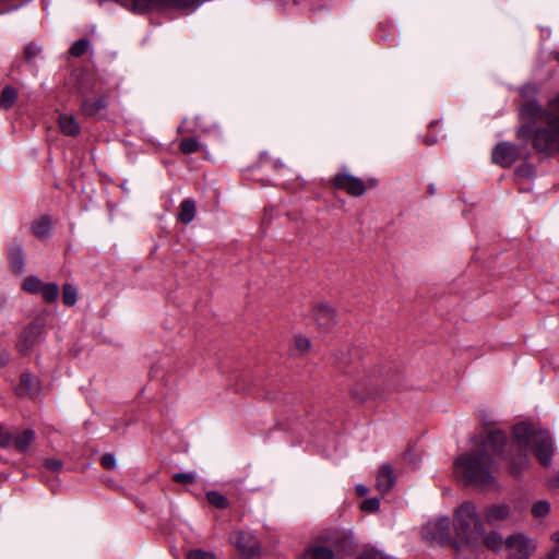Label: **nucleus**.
<instances>
[{
  "label": "nucleus",
  "mask_w": 559,
  "mask_h": 559,
  "mask_svg": "<svg viewBox=\"0 0 559 559\" xmlns=\"http://www.w3.org/2000/svg\"><path fill=\"white\" fill-rule=\"evenodd\" d=\"M504 443L506 435L502 431L489 430L479 444L455 459V473L476 487L493 486L497 472L493 456L500 454Z\"/></svg>",
  "instance_id": "obj_1"
},
{
  "label": "nucleus",
  "mask_w": 559,
  "mask_h": 559,
  "mask_svg": "<svg viewBox=\"0 0 559 559\" xmlns=\"http://www.w3.org/2000/svg\"><path fill=\"white\" fill-rule=\"evenodd\" d=\"M513 445L519 450L515 456L510 459V473L519 477L528 467L530 459L523 450L531 449L536 459L544 466L551 464L554 455V441L547 430L537 428L527 423H520L513 427Z\"/></svg>",
  "instance_id": "obj_2"
},
{
  "label": "nucleus",
  "mask_w": 559,
  "mask_h": 559,
  "mask_svg": "<svg viewBox=\"0 0 559 559\" xmlns=\"http://www.w3.org/2000/svg\"><path fill=\"white\" fill-rule=\"evenodd\" d=\"M454 530L460 539V546L465 545L472 549L479 547L484 535V525L473 502L465 501L455 510Z\"/></svg>",
  "instance_id": "obj_3"
},
{
  "label": "nucleus",
  "mask_w": 559,
  "mask_h": 559,
  "mask_svg": "<svg viewBox=\"0 0 559 559\" xmlns=\"http://www.w3.org/2000/svg\"><path fill=\"white\" fill-rule=\"evenodd\" d=\"M546 122V128L535 132L533 144L540 152H559V97L550 104Z\"/></svg>",
  "instance_id": "obj_4"
},
{
  "label": "nucleus",
  "mask_w": 559,
  "mask_h": 559,
  "mask_svg": "<svg viewBox=\"0 0 559 559\" xmlns=\"http://www.w3.org/2000/svg\"><path fill=\"white\" fill-rule=\"evenodd\" d=\"M421 536L425 540L436 543L441 546H450L456 554L460 552V543L451 536V523L447 516L439 518L428 522L421 528Z\"/></svg>",
  "instance_id": "obj_5"
},
{
  "label": "nucleus",
  "mask_w": 559,
  "mask_h": 559,
  "mask_svg": "<svg viewBox=\"0 0 559 559\" xmlns=\"http://www.w3.org/2000/svg\"><path fill=\"white\" fill-rule=\"evenodd\" d=\"M331 185L335 190L344 191L352 197H360L367 189L373 188L377 182L373 178L364 182L359 177H333Z\"/></svg>",
  "instance_id": "obj_6"
},
{
  "label": "nucleus",
  "mask_w": 559,
  "mask_h": 559,
  "mask_svg": "<svg viewBox=\"0 0 559 559\" xmlns=\"http://www.w3.org/2000/svg\"><path fill=\"white\" fill-rule=\"evenodd\" d=\"M504 544L512 551L509 559H528L536 549L533 539L520 533L510 535Z\"/></svg>",
  "instance_id": "obj_7"
},
{
  "label": "nucleus",
  "mask_w": 559,
  "mask_h": 559,
  "mask_svg": "<svg viewBox=\"0 0 559 559\" xmlns=\"http://www.w3.org/2000/svg\"><path fill=\"white\" fill-rule=\"evenodd\" d=\"M44 330V324L39 321L32 322L21 334L16 347L20 353L27 354L38 341Z\"/></svg>",
  "instance_id": "obj_8"
},
{
  "label": "nucleus",
  "mask_w": 559,
  "mask_h": 559,
  "mask_svg": "<svg viewBox=\"0 0 559 559\" xmlns=\"http://www.w3.org/2000/svg\"><path fill=\"white\" fill-rule=\"evenodd\" d=\"M491 156L493 163L509 167L518 159L519 151L514 145L503 142L496 145Z\"/></svg>",
  "instance_id": "obj_9"
},
{
  "label": "nucleus",
  "mask_w": 559,
  "mask_h": 559,
  "mask_svg": "<svg viewBox=\"0 0 559 559\" xmlns=\"http://www.w3.org/2000/svg\"><path fill=\"white\" fill-rule=\"evenodd\" d=\"M233 544L245 556L251 557L258 551V542L249 532H236L230 537Z\"/></svg>",
  "instance_id": "obj_10"
},
{
  "label": "nucleus",
  "mask_w": 559,
  "mask_h": 559,
  "mask_svg": "<svg viewBox=\"0 0 559 559\" xmlns=\"http://www.w3.org/2000/svg\"><path fill=\"white\" fill-rule=\"evenodd\" d=\"M40 381L37 377L29 372H23L20 378V384L16 388V393L20 396L35 397L40 393Z\"/></svg>",
  "instance_id": "obj_11"
},
{
  "label": "nucleus",
  "mask_w": 559,
  "mask_h": 559,
  "mask_svg": "<svg viewBox=\"0 0 559 559\" xmlns=\"http://www.w3.org/2000/svg\"><path fill=\"white\" fill-rule=\"evenodd\" d=\"M395 483V475L390 464H382L376 477V488L382 495L388 493Z\"/></svg>",
  "instance_id": "obj_12"
},
{
  "label": "nucleus",
  "mask_w": 559,
  "mask_h": 559,
  "mask_svg": "<svg viewBox=\"0 0 559 559\" xmlns=\"http://www.w3.org/2000/svg\"><path fill=\"white\" fill-rule=\"evenodd\" d=\"M313 317L319 328L330 329L336 323L334 309L329 305H320L313 310Z\"/></svg>",
  "instance_id": "obj_13"
},
{
  "label": "nucleus",
  "mask_w": 559,
  "mask_h": 559,
  "mask_svg": "<svg viewBox=\"0 0 559 559\" xmlns=\"http://www.w3.org/2000/svg\"><path fill=\"white\" fill-rule=\"evenodd\" d=\"M8 259L13 273L22 274L25 266V254L20 243L12 242L8 249Z\"/></svg>",
  "instance_id": "obj_14"
},
{
  "label": "nucleus",
  "mask_w": 559,
  "mask_h": 559,
  "mask_svg": "<svg viewBox=\"0 0 559 559\" xmlns=\"http://www.w3.org/2000/svg\"><path fill=\"white\" fill-rule=\"evenodd\" d=\"M107 107V98L103 95L94 99H84L81 105V114L85 117L92 118L99 114Z\"/></svg>",
  "instance_id": "obj_15"
},
{
  "label": "nucleus",
  "mask_w": 559,
  "mask_h": 559,
  "mask_svg": "<svg viewBox=\"0 0 559 559\" xmlns=\"http://www.w3.org/2000/svg\"><path fill=\"white\" fill-rule=\"evenodd\" d=\"M12 445L20 452L27 451L36 438L35 431L33 429H24L21 432L12 431Z\"/></svg>",
  "instance_id": "obj_16"
},
{
  "label": "nucleus",
  "mask_w": 559,
  "mask_h": 559,
  "mask_svg": "<svg viewBox=\"0 0 559 559\" xmlns=\"http://www.w3.org/2000/svg\"><path fill=\"white\" fill-rule=\"evenodd\" d=\"M61 132L68 136H76L80 133V124L72 115L62 114L58 119Z\"/></svg>",
  "instance_id": "obj_17"
},
{
  "label": "nucleus",
  "mask_w": 559,
  "mask_h": 559,
  "mask_svg": "<svg viewBox=\"0 0 559 559\" xmlns=\"http://www.w3.org/2000/svg\"><path fill=\"white\" fill-rule=\"evenodd\" d=\"M510 516V508L507 504H497L487 509L485 518L487 523L495 524Z\"/></svg>",
  "instance_id": "obj_18"
},
{
  "label": "nucleus",
  "mask_w": 559,
  "mask_h": 559,
  "mask_svg": "<svg viewBox=\"0 0 559 559\" xmlns=\"http://www.w3.org/2000/svg\"><path fill=\"white\" fill-rule=\"evenodd\" d=\"M152 9H169V0H134L133 10L144 12Z\"/></svg>",
  "instance_id": "obj_19"
},
{
  "label": "nucleus",
  "mask_w": 559,
  "mask_h": 559,
  "mask_svg": "<svg viewBox=\"0 0 559 559\" xmlns=\"http://www.w3.org/2000/svg\"><path fill=\"white\" fill-rule=\"evenodd\" d=\"M195 203L191 199H186L180 204V211L178 214V219L183 224H189L193 221L195 216Z\"/></svg>",
  "instance_id": "obj_20"
},
{
  "label": "nucleus",
  "mask_w": 559,
  "mask_h": 559,
  "mask_svg": "<svg viewBox=\"0 0 559 559\" xmlns=\"http://www.w3.org/2000/svg\"><path fill=\"white\" fill-rule=\"evenodd\" d=\"M51 226V219L48 216H41L33 223L32 231L37 238L44 239L49 236Z\"/></svg>",
  "instance_id": "obj_21"
},
{
  "label": "nucleus",
  "mask_w": 559,
  "mask_h": 559,
  "mask_svg": "<svg viewBox=\"0 0 559 559\" xmlns=\"http://www.w3.org/2000/svg\"><path fill=\"white\" fill-rule=\"evenodd\" d=\"M334 552L321 545L312 546L307 549L300 559H333Z\"/></svg>",
  "instance_id": "obj_22"
},
{
  "label": "nucleus",
  "mask_w": 559,
  "mask_h": 559,
  "mask_svg": "<svg viewBox=\"0 0 559 559\" xmlns=\"http://www.w3.org/2000/svg\"><path fill=\"white\" fill-rule=\"evenodd\" d=\"M331 543L341 551H349L353 548L354 539L350 534L337 532L335 536L331 538Z\"/></svg>",
  "instance_id": "obj_23"
},
{
  "label": "nucleus",
  "mask_w": 559,
  "mask_h": 559,
  "mask_svg": "<svg viewBox=\"0 0 559 559\" xmlns=\"http://www.w3.org/2000/svg\"><path fill=\"white\" fill-rule=\"evenodd\" d=\"M17 98V91L15 87L8 85L3 87L0 95V108L9 109L13 106Z\"/></svg>",
  "instance_id": "obj_24"
},
{
  "label": "nucleus",
  "mask_w": 559,
  "mask_h": 559,
  "mask_svg": "<svg viewBox=\"0 0 559 559\" xmlns=\"http://www.w3.org/2000/svg\"><path fill=\"white\" fill-rule=\"evenodd\" d=\"M503 544L502 536L496 532H491L486 535L484 531V535L480 539L479 546L485 545L489 549H499Z\"/></svg>",
  "instance_id": "obj_25"
},
{
  "label": "nucleus",
  "mask_w": 559,
  "mask_h": 559,
  "mask_svg": "<svg viewBox=\"0 0 559 559\" xmlns=\"http://www.w3.org/2000/svg\"><path fill=\"white\" fill-rule=\"evenodd\" d=\"M203 2L204 0H169V9L193 11Z\"/></svg>",
  "instance_id": "obj_26"
},
{
  "label": "nucleus",
  "mask_w": 559,
  "mask_h": 559,
  "mask_svg": "<svg viewBox=\"0 0 559 559\" xmlns=\"http://www.w3.org/2000/svg\"><path fill=\"white\" fill-rule=\"evenodd\" d=\"M43 296V299L46 301V302H53L57 300L58 298V295H59V288H58V285L55 284V283H47L43 285L40 292H39Z\"/></svg>",
  "instance_id": "obj_27"
},
{
  "label": "nucleus",
  "mask_w": 559,
  "mask_h": 559,
  "mask_svg": "<svg viewBox=\"0 0 559 559\" xmlns=\"http://www.w3.org/2000/svg\"><path fill=\"white\" fill-rule=\"evenodd\" d=\"M206 500L211 506L218 509H226L229 506L227 498L217 491H209Z\"/></svg>",
  "instance_id": "obj_28"
},
{
  "label": "nucleus",
  "mask_w": 559,
  "mask_h": 559,
  "mask_svg": "<svg viewBox=\"0 0 559 559\" xmlns=\"http://www.w3.org/2000/svg\"><path fill=\"white\" fill-rule=\"evenodd\" d=\"M41 53V47L35 43H29L24 48V60L29 64H35V59Z\"/></svg>",
  "instance_id": "obj_29"
},
{
  "label": "nucleus",
  "mask_w": 559,
  "mask_h": 559,
  "mask_svg": "<svg viewBox=\"0 0 559 559\" xmlns=\"http://www.w3.org/2000/svg\"><path fill=\"white\" fill-rule=\"evenodd\" d=\"M44 283L36 276H28L24 280L22 287L31 294H38Z\"/></svg>",
  "instance_id": "obj_30"
},
{
  "label": "nucleus",
  "mask_w": 559,
  "mask_h": 559,
  "mask_svg": "<svg viewBox=\"0 0 559 559\" xmlns=\"http://www.w3.org/2000/svg\"><path fill=\"white\" fill-rule=\"evenodd\" d=\"M62 300L67 306L75 305L78 300L76 288L71 284H64L62 287Z\"/></svg>",
  "instance_id": "obj_31"
},
{
  "label": "nucleus",
  "mask_w": 559,
  "mask_h": 559,
  "mask_svg": "<svg viewBox=\"0 0 559 559\" xmlns=\"http://www.w3.org/2000/svg\"><path fill=\"white\" fill-rule=\"evenodd\" d=\"M179 147L183 154H191L201 148V143L193 138H187L180 142Z\"/></svg>",
  "instance_id": "obj_32"
},
{
  "label": "nucleus",
  "mask_w": 559,
  "mask_h": 559,
  "mask_svg": "<svg viewBox=\"0 0 559 559\" xmlns=\"http://www.w3.org/2000/svg\"><path fill=\"white\" fill-rule=\"evenodd\" d=\"M88 46H90V40L86 38H82L72 44L69 52L72 57L78 58L86 52Z\"/></svg>",
  "instance_id": "obj_33"
},
{
  "label": "nucleus",
  "mask_w": 559,
  "mask_h": 559,
  "mask_svg": "<svg viewBox=\"0 0 559 559\" xmlns=\"http://www.w3.org/2000/svg\"><path fill=\"white\" fill-rule=\"evenodd\" d=\"M550 511V504L546 500L536 501L532 507V514L535 518H545Z\"/></svg>",
  "instance_id": "obj_34"
},
{
  "label": "nucleus",
  "mask_w": 559,
  "mask_h": 559,
  "mask_svg": "<svg viewBox=\"0 0 559 559\" xmlns=\"http://www.w3.org/2000/svg\"><path fill=\"white\" fill-rule=\"evenodd\" d=\"M171 478L178 484H193L197 480L194 473H176Z\"/></svg>",
  "instance_id": "obj_35"
},
{
  "label": "nucleus",
  "mask_w": 559,
  "mask_h": 559,
  "mask_svg": "<svg viewBox=\"0 0 559 559\" xmlns=\"http://www.w3.org/2000/svg\"><path fill=\"white\" fill-rule=\"evenodd\" d=\"M13 443V433L12 431L5 430L0 425V447L1 448H9Z\"/></svg>",
  "instance_id": "obj_36"
},
{
  "label": "nucleus",
  "mask_w": 559,
  "mask_h": 559,
  "mask_svg": "<svg viewBox=\"0 0 559 559\" xmlns=\"http://www.w3.org/2000/svg\"><path fill=\"white\" fill-rule=\"evenodd\" d=\"M379 507L380 500L378 498L366 499L360 504V509L365 512H376Z\"/></svg>",
  "instance_id": "obj_37"
},
{
  "label": "nucleus",
  "mask_w": 559,
  "mask_h": 559,
  "mask_svg": "<svg viewBox=\"0 0 559 559\" xmlns=\"http://www.w3.org/2000/svg\"><path fill=\"white\" fill-rule=\"evenodd\" d=\"M187 559H215V556L211 551L193 549L188 552Z\"/></svg>",
  "instance_id": "obj_38"
},
{
  "label": "nucleus",
  "mask_w": 559,
  "mask_h": 559,
  "mask_svg": "<svg viewBox=\"0 0 559 559\" xmlns=\"http://www.w3.org/2000/svg\"><path fill=\"white\" fill-rule=\"evenodd\" d=\"M295 347L301 354H305V353H307L310 349L311 343H310L309 338H307V337H305L302 335H297L295 337Z\"/></svg>",
  "instance_id": "obj_39"
},
{
  "label": "nucleus",
  "mask_w": 559,
  "mask_h": 559,
  "mask_svg": "<svg viewBox=\"0 0 559 559\" xmlns=\"http://www.w3.org/2000/svg\"><path fill=\"white\" fill-rule=\"evenodd\" d=\"M100 464L106 469H115L116 464V457L112 453H106L100 459Z\"/></svg>",
  "instance_id": "obj_40"
},
{
  "label": "nucleus",
  "mask_w": 559,
  "mask_h": 559,
  "mask_svg": "<svg viewBox=\"0 0 559 559\" xmlns=\"http://www.w3.org/2000/svg\"><path fill=\"white\" fill-rule=\"evenodd\" d=\"M44 465L52 472H59L62 468V462L58 459H45Z\"/></svg>",
  "instance_id": "obj_41"
},
{
  "label": "nucleus",
  "mask_w": 559,
  "mask_h": 559,
  "mask_svg": "<svg viewBox=\"0 0 559 559\" xmlns=\"http://www.w3.org/2000/svg\"><path fill=\"white\" fill-rule=\"evenodd\" d=\"M358 559H389L385 555H383L379 550H367L359 556Z\"/></svg>",
  "instance_id": "obj_42"
},
{
  "label": "nucleus",
  "mask_w": 559,
  "mask_h": 559,
  "mask_svg": "<svg viewBox=\"0 0 559 559\" xmlns=\"http://www.w3.org/2000/svg\"><path fill=\"white\" fill-rule=\"evenodd\" d=\"M538 108L533 103H527L522 107V114H526L528 116L535 117L538 112Z\"/></svg>",
  "instance_id": "obj_43"
},
{
  "label": "nucleus",
  "mask_w": 559,
  "mask_h": 559,
  "mask_svg": "<svg viewBox=\"0 0 559 559\" xmlns=\"http://www.w3.org/2000/svg\"><path fill=\"white\" fill-rule=\"evenodd\" d=\"M10 358V354L5 350L0 352V366H4L8 364Z\"/></svg>",
  "instance_id": "obj_44"
},
{
  "label": "nucleus",
  "mask_w": 559,
  "mask_h": 559,
  "mask_svg": "<svg viewBox=\"0 0 559 559\" xmlns=\"http://www.w3.org/2000/svg\"><path fill=\"white\" fill-rule=\"evenodd\" d=\"M356 492L358 496H365L368 493V488L364 485H357L356 486Z\"/></svg>",
  "instance_id": "obj_45"
},
{
  "label": "nucleus",
  "mask_w": 559,
  "mask_h": 559,
  "mask_svg": "<svg viewBox=\"0 0 559 559\" xmlns=\"http://www.w3.org/2000/svg\"><path fill=\"white\" fill-rule=\"evenodd\" d=\"M540 559H557V557H556L555 552H549V554H547L545 557H543Z\"/></svg>",
  "instance_id": "obj_46"
},
{
  "label": "nucleus",
  "mask_w": 559,
  "mask_h": 559,
  "mask_svg": "<svg viewBox=\"0 0 559 559\" xmlns=\"http://www.w3.org/2000/svg\"><path fill=\"white\" fill-rule=\"evenodd\" d=\"M425 142L428 144V145H432L436 143V139L435 138H426L425 139Z\"/></svg>",
  "instance_id": "obj_47"
},
{
  "label": "nucleus",
  "mask_w": 559,
  "mask_h": 559,
  "mask_svg": "<svg viewBox=\"0 0 559 559\" xmlns=\"http://www.w3.org/2000/svg\"><path fill=\"white\" fill-rule=\"evenodd\" d=\"M552 539L559 545V530L552 535Z\"/></svg>",
  "instance_id": "obj_48"
},
{
  "label": "nucleus",
  "mask_w": 559,
  "mask_h": 559,
  "mask_svg": "<svg viewBox=\"0 0 559 559\" xmlns=\"http://www.w3.org/2000/svg\"><path fill=\"white\" fill-rule=\"evenodd\" d=\"M556 481H557V484H558V486H559V472H558V475H557V477H556Z\"/></svg>",
  "instance_id": "obj_49"
}]
</instances>
